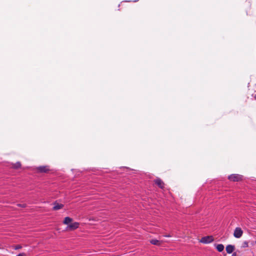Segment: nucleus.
<instances>
[{
  "label": "nucleus",
  "mask_w": 256,
  "mask_h": 256,
  "mask_svg": "<svg viewBox=\"0 0 256 256\" xmlns=\"http://www.w3.org/2000/svg\"><path fill=\"white\" fill-rule=\"evenodd\" d=\"M242 176L238 174H232L228 176L230 181L238 182L242 180Z\"/></svg>",
  "instance_id": "f257e3e1"
},
{
  "label": "nucleus",
  "mask_w": 256,
  "mask_h": 256,
  "mask_svg": "<svg viewBox=\"0 0 256 256\" xmlns=\"http://www.w3.org/2000/svg\"><path fill=\"white\" fill-rule=\"evenodd\" d=\"M214 240L212 236H206L202 237L200 240V242L203 244H207L212 242Z\"/></svg>",
  "instance_id": "f03ea898"
},
{
  "label": "nucleus",
  "mask_w": 256,
  "mask_h": 256,
  "mask_svg": "<svg viewBox=\"0 0 256 256\" xmlns=\"http://www.w3.org/2000/svg\"><path fill=\"white\" fill-rule=\"evenodd\" d=\"M243 234V231L242 230V228L237 227L235 228L234 232V236L236 238H240Z\"/></svg>",
  "instance_id": "7ed1b4c3"
},
{
  "label": "nucleus",
  "mask_w": 256,
  "mask_h": 256,
  "mask_svg": "<svg viewBox=\"0 0 256 256\" xmlns=\"http://www.w3.org/2000/svg\"><path fill=\"white\" fill-rule=\"evenodd\" d=\"M37 170L40 172H48L50 170L48 166H40L36 168Z\"/></svg>",
  "instance_id": "20e7f679"
},
{
  "label": "nucleus",
  "mask_w": 256,
  "mask_h": 256,
  "mask_svg": "<svg viewBox=\"0 0 256 256\" xmlns=\"http://www.w3.org/2000/svg\"><path fill=\"white\" fill-rule=\"evenodd\" d=\"M154 182L160 188H164V183L160 178H156L154 180Z\"/></svg>",
  "instance_id": "39448f33"
},
{
  "label": "nucleus",
  "mask_w": 256,
  "mask_h": 256,
  "mask_svg": "<svg viewBox=\"0 0 256 256\" xmlns=\"http://www.w3.org/2000/svg\"><path fill=\"white\" fill-rule=\"evenodd\" d=\"M79 226V223L78 222H73V223H72V224H70L68 226V228L71 230H75L76 228H77Z\"/></svg>",
  "instance_id": "423d86ee"
},
{
  "label": "nucleus",
  "mask_w": 256,
  "mask_h": 256,
  "mask_svg": "<svg viewBox=\"0 0 256 256\" xmlns=\"http://www.w3.org/2000/svg\"><path fill=\"white\" fill-rule=\"evenodd\" d=\"M226 250L228 254H232L234 250V246L232 244H228L226 246Z\"/></svg>",
  "instance_id": "0eeeda50"
},
{
  "label": "nucleus",
  "mask_w": 256,
  "mask_h": 256,
  "mask_svg": "<svg viewBox=\"0 0 256 256\" xmlns=\"http://www.w3.org/2000/svg\"><path fill=\"white\" fill-rule=\"evenodd\" d=\"M54 206L53 207V210H58L64 207V204H60L56 202L54 203Z\"/></svg>",
  "instance_id": "6e6552de"
},
{
  "label": "nucleus",
  "mask_w": 256,
  "mask_h": 256,
  "mask_svg": "<svg viewBox=\"0 0 256 256\" xmlns=\"http://www.w3.org/2000/svg\"><path fill=\"white\" fill-rule=\"evenodd\" d=\"M216 248L219 252H222L224 250V246L222 244H218Z\"/></svg>",
  "instance_id": "1a4fd4ad"
},
{
  "label": "nucleus",
  "mask_w": 256,
  "mask_h": 256,
  "mask_svg": "<svg viewBox=\"0 0 256 256\" xmlns=\"http://www.w3.org/2000/svg\"><path fill=\"white\" fill-rule=\"evenodd\" d=\"M72 219L68 216L64 218V224H69L70 222H72Z\"/></svg>",
  "instance_id": "9d476101"
},
{
  "label": "nucleus",
  "mask_w": 256,
  "mask_h": 256,
  "mask_svg": "<svg viewBox=\"0 0 256 256\" xmlns=\"http://www.w3.org/2000/svg\"><path fill=\"white\" fill-rule=\"evenodd\" d=\"M21 166V164L20 162H16V164H13L12 167L14 168L17 169Z\"/></svg>",
  "instance_id": "9b49d317"
},
{
  "label": "nucleus",
  "mask_w": 256,
  "mask_h": 256,
  "mask_svg": "<svg viewBox=\"0 0 256 256\" xmlns=\"http://www.w3.org/2000/svg\"><path fill=\"white\" fill-rule=\"evenodd\" d=\"M150 243L154 245H159L160 244V242L157 240H152Z\"/></svg>",
  "instance_id": "f8f14e48"
},
{
  "label": "nucleus",
  "mask_w": 256,
  "mask_h": 256,
  "mask_svg": "<svg viewBox=\"0 0 256 256\" xmlns=\"http://www.w3.org/2000/svg\"><path fill=\"white\" fill-rule=\"evenodd\" d=\"M248 242L247 241H244L242 244L241 247L242 248H246L248 247Z\"/></svg>",
  "instance_id": "ddd939ff"
},
{
  "label": "nucleus",
  "mask_w": 256,
  "mask_h": 256,
  "mask_svg": "<svg viewBox=\"0 0 256 256\" xmlns=\"http://www.w3.org/2000/svg\"><path fill=\"white\" fill-rule=\"evenodd\" d=\"M22 248V246L20 245H18L16 246L15 250H18Z\"/></svg>",
  "instance_id": "4468645a"
},
{
  "label": "nucleus",
  "mask_w": 256,
  "mask_h": 256,
  "mask_svg": "<svg viewBox=\"0 0 256 256\" xmlns=\"http://www.w3.org/2000/svg\"><path fill=\"white\" fill-rule=\"evenodd\" d=\"M19 206L21 207H22V208H24L25 207V204H19Z\"/></svg>",
  "instance_id": "2eb2a0df"
},
{
  "label": "nucleus",
  "mask_w": 256,
  "mask_h": 256,
  "mask_svg": "<svg viewBox=\"0 0 256 256\" xmlns=\"http://www.w3.org/2000/svg\"><path fill=\"white\" fill-rule=\"evenodd\" d=\"M24 254H19L16 256H24Z\"/></svg>",
  "instance_id": "dca6fc26"
},
{
  "label": "nucleus",
  "mask_w": 256,
  "mask_h": 256,
  "mask_svg": "<svg viewBox=\"0 0 256 256\" xmlns=\"http://www.w3.org/2000/svg\"><path fill=\"white\" fill-rule=\"evenodd\" d=\"M232 256H236V252H234V253L232 254Z\"/></svg>",
  "instance_id": "f3484780"
}]
</instances>
